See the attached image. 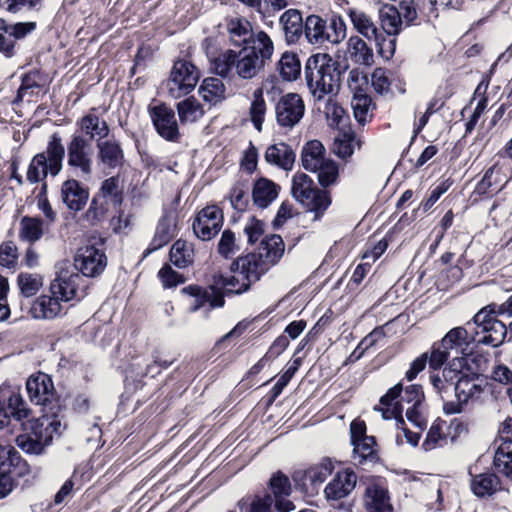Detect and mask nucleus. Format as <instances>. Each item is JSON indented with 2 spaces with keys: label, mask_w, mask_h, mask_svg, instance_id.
Segmentation results:
<instances>
[{
  "label": "nucleus",
  "mask_w": 512,
  "mask_h": 512,
  "mask_svg": "<svg viewBox=\"0 0 512 512\" xmlns=\"http://www.w3.org/2000/svg\"><path fill=\"white\" fill-rule=\"evenodd\" d=\"M229 269L233 275L225 276L221 272L212 275V283L224 297L247 292L268 268L264 266L261 255L249 252L234 259Z\"/></svg>",
  "instance_id": "nucleus-1"
},
{
  "label": "nucleus",
  "mask_w": 512,
  "mask_h": 512,
  "mask_svg": "<svg viewBox=\"0 0 512 512\" xmlns=\"http://www.w3.org/2000/svg\"><path fill=\"white\" fill-rule=\"evenodd\" d=\"M345 70L346 66L327 53L311 55L305 63L304 76L314 99L321 101L326 96L336 94Z\"/></svg>",
  "instance_id": "nucleus-2"
},
{
  "label": "nucleus",
  "mask_w": 512,
  "mask_h": 512,
  "mask_svg": "<svg viewBox=\"0 0 512 512\" xmlns=\"http://www.w3.org/2000/svg\"><path fill=\"white\" fill-rule=\"evenodd\" d=\"M80 281L82 277L79 273L61 270L50 284L51 295L42 294L32 302L29 310L31 317L50 320L59 316L62 310L60 301L68 302L74 299Z\"/></svg>",
  "instance_id": "nucleus-3"
},
{
  "label": "nucleus",
  "mask_w": 512,
  "mask_h": 512,
  "mask_svg": "<svg viewBox=\"0 0 512 512\" xmlns=\"http://www.w3.org/2000/svg\"><path fill=\"white\" fill-rule=\"evenodd\" d=\"M26 390L31 403L40 406L43 415L64 418L68 409L69 393H59L52 377L42 371L30 375Z\"/></svg>",
  "instance_id": "nucleus-4"
},
{
  "label": "nucleus",
  "mask_w": 512,
  "mask_h": 512,
  "mask_svg": "<svg viewBox=\"0 0 512 512\" xmlns=\"http://www.w3.org/2000/svg\"><path fill=\"white\" fill-rule=\"evenodd\" d=\"M61 419L48 415L23 423V433L16 437V444L28 454L41 455L51 445L53 436L61 434Z\"/></svg>",
  "instance_id": "nucleus-5"
},
{
  "label": "nucleus",
  "mask_w": 512,
  "mask_h": 512,
  "mask_svg": "<svg viewBox=\"0 0 512 512\" xmlns=\"http://www.w3.org/2000/svg\"><path fill=\"white\" fill-rule=\"evenodd\" d=\"M65 158V146L59 133H53L47 142L46 149L35 154L30 160L26 181L29 184H36L50 175L56 177L63 169V160Z\"/></svg>",
  "instance_id": "nucleus-6"
},
{
  "label": "nucleus",
  "mask_w": 512,
  "mask_h": 512,
  "mask_svg": "<svg viewBox=\"0 0 512 512\" xmlns=\"http://www.w3.org/2000/svg\"><path fill=\"white\" fill-rule=\"evenodd\" d=\"M274 45L265 31H259L255 39L247 42L238 52L236 73L242 79H252L263 70L272 57Z\"/></svg>",
  "instance_id": "nucleus-7"
},
{
  "label": "nucleus",
  "mask_w": 512,
  "mask_h": 512,
  "mask_svg": "<svg viewBox=\"0 0 512 512\" xmlns=\"http://www.w3.org/2000/svg\"><path fill=\"white\" fill-rule=\"evenodd\" d=\"M30 472V465L15 447L0 445V500L17 488L19 479Z\"/></svg>",
  "instance_id": "nucleus-8"
},
{
  "label": "nucleus",
  "mask_w": 512,
  "mask_h": 512,
  "mask_svg": "<svg viewBox=\"0 0 512 512\" xmlns=\"http://www.w3.org/2000/svg\"><path fill=\"white\" fill-rule=\"evenodd\" d=\"M335 470V461L330 457H322L318 463L306 469L295 470L291 479L295 489L305 496H315L326 479Z\"/></svg>",
  "instance_id": "nucleus-9"
},
{
  "label": "nucleus",
  "mask_w": 512,
  "mask_h": 512,
  "mask_svg": "<svg viewBox=\"0 0 512 512\" xmlns=\"http://www.w3.org/2000/svg\"><path fill=\"white\" fill-rule=\"evenodd\" d=\"M65 156L69 170L84 179L90 178L93 173V148L90 139L74 132L65 146Z\"/></svg>",
  "instance_id": "nucleus-10"
},
{
  "label": "nucleus",
  "mask_w": 512,
  "mask_h": 512,
  "mask_svg": "<svg viewBox=\"0 0 512 512\" xmlns=\"http://www.w3.org/2000/svg\"><path fill=\"white\" fill-rule=\"evenodd\" d=\"M36 29L35 21L14 22L0 17V54L6 58L16 56L22 42Z\"/></svg>",
  "instance_id": "nucleus-11"
},
{
  "label": "nucleus",
  "mask_w": 512,
  "mask_h": 512,
  "mask_svg": "<svg viewBox=\"0 0 512 512\" xmlns=\"http://www.w3.org/2000/svg\"><path fill=\"white\" fill-rule=\"evenodd\" d=\"M200 79L199 69L186 59L174 61L167 80L168 93L173 98H181L194 90Z\"/></svg>",
  "instance_id": "nucleus-12"
},
{
  "label": "nucleus",
  "mask_w": 512,
  "mask_h": 512,
  "mask_svg": "<svg viewBox=\"0 0 512 512\" xmlns=\"http://www.w3.org/2000/svg\"><path fill=\"white\" fill-rule=\"evenodd\" d=\"M224 221L223 209L215 203L207 204L194 214L191 225L193 234L201 241H211L222 230Z\"/></svg>",
  "instance_id": "nucleus-13"
},
{
  "label": "nucleus",
  "mask_w": 512,
  "mask_h": 512,
  "mask_svg": "<svg viewBox=\"0 0 512 512\" xmlns=\"http://www.w3.org/2000/svg\"><path fill=\"white\" fill-rule=\"evenodd\" d=\"M496 304L492 303L482 308L473 317V323L477 328H481V332L485 333L478 343L491 345L498 347L501 345L507 335L510 332L509 325L506 326L502 321L498 320L495 313Z\"/></svg>",
  "instance_id": "nucleus-14"
},
{
  "label": "nucleus",
  "mask_w": 512,
  "mask_h": 512,
  "mask_svg": "<svg viewBox=\"0 0 512 512\" xmlns=\"http://www.w3.org/2000/svg\"><path fill=\"white\" fill-rule=\"evenodd\" d=\"M469 487L473 495L487 499L501 489V480L492 468L485 467L479 458L468 467Z\"/></svg>",
  "instance_id": "nucleus-15"
},
{
  "label": "nucleus",
  "mask_w": 512,
  "mask_h": 512,
  "mask_svg": "<svg viewBox=\"0 0 512 512\" xmlns=\"http://www.w3.org/2000/svg\"><path fill=\"white\" fill-rule=\"evenodd\" d=\"M20 81L16 96L11 101L12 105H20L26 97L29 102H37L48 91V75L41 69H31L21 74Z\"/></svg>",
  "instance_id": "nucleus-16"
},
{
  "label": "nucleus",
  "mask_w": 512,
  "mask_h": 512,
  "mask_svg": "<svg viewBox=\"0 0 512 512\" xmlns=\"http://www.w3.org/2000/svg\"><path fill=\"white\" fill-rule=\"evenodd\" d=\"M148 113L157 134L168 142H179L181 134L174 110L161 102L148 107Z\"/></svg>",
  "instance_id": "nucleus-17"
},
{
  "label": "nucleus",
  "mask_w": 512,
  "mask_h": 512,
  "mask_svg": "<svg viewBox=\"0 0 512 512\" xmlns=\"http://www.w3.org/2000/svg\"><path fill=\"white\" fill-rule=\"evenodd\" d=\"M305 103L301 95L289 92L282 95L275 105L277 124L282 128L292 129L303 118Z\"/></svg>",
  "instance_id": "nucleus-18"
},
{
  "label": "nucleus",
  "mask_w": 512,
  "mask_h": 512,
  "mask_svg": "<svg viewBox=\"0 0 512 512\" xmlns=\"http://www.w3.org/2000/svg\"><path fill=\"white\" fill-rule=\"evenodd\" d=\"M30 412L19 391H0V429L8 427L12 419L21 421L27 418Z\"/></svg>",
  "instance_id": "nucleus-19"
},
{
  "label": "nucleus",
  "mask_w": 512,
  "mask_h": 512,
  "mask_svg": "<svg viewBox=\"0 0 512 512\" xmlns=\"http://www.w3.org/2000/svg\"><path fill=\"white\" fill-rule=\"evenodd\" d=\"M181 293L193 298L189 308L191 312H196L206 305H208L210 309L222 308L225 305L224 294L219 293L213 283L209 284L207 287L198 284H190L183 287Z\"/></svg>",
  "instance_id": "nucleus-20"
},
{
  "label": "nucleus",
  "mask_w": 512,
  "mask_h": 512,
  "mask_svg": "<svg viewBox=\"0 0 512 512\" xmlns=\"http://www.w3.org/2000/svg\"><path fill=\"white\" fill-rule=\"evenodd\" d=\"M357 480L358 476L352 468L337 471L324 488L326 500L334 505V503L347 498L354 491Z\"/></svg>",
  "instance_id": "nucleus-21"
},
{
  "label": "nucleus",
  "mask_w": 512,
  "mask_h": 512,
  "mask_svg": "<svg viewBox=\"0 0 512 512\" xmlns=\"http://www.w3.org/2000/svg\"><path fill=\"white\" fill-rule=\"evenodd\" d=\"M267 487L274 501V509L277 512H291L296 507L289 499L293 489L290 478L281 470L272 473Z\"/></svg>",
  "instance_id": "nucleus-22"
},
{
  "label": "nucleus",
  "mask_w": 512,
  "mask_h": 512,
  "mask_svg": "<svg viewBox=\"0 0 512 512\" xmlns=\"http://www.w3.org/2000/svg\"><path fill=\"white\" fill-rule=\"evenodd\" d=\"M486 387H491V384L482 379L480 373L466 366L465 373L455 382V396L458 401L467 403L470 399L480 398Z\"/></svg>",
  "instance_id": "nucleus-23"
},
{
  "label": "nucleus",
  "mask_w": 512,
  "mask_h": 512,
  "mask_svg": "<svg viewBox=\"0 0 512 512\" xmlns=\"http://www.w3.org/2000/svg\"><path fill=\"white\" fill-rule=\"evenodd\" d=\"M89 195V187L78 179L68 178L61 184V200L71 212L77 213L82 211L88 203Z\"/></svg>",
  "instance_id": "nucleus-24"
},
{
  "label": "nucleus",
  "mask_w": 512,
  "mask_h": 512,
  "mask_svg": "<svg viewBox=\"0 0 512 512\" xmlns=\"http://www.w3.org/2000/svg\"><path fill=\"white\" fill-rule=\"evenodd\" d=\"M363 505L367 512H393L390 493L385 483L373 479L363 494Z\"/></svg>",
  "instance_id": "nucleus-25"
},
{
  "label": "nucleus",
  "mask_w": 512,
  "mask_h": 512,
  "mask_svg": "<svg viewBox=\"0 0 512 512\" xmlns=\"http://www.w3.org/2000/svg\"><path fill=\"white\" fill-rule=\"evenodd\" d=\"M107 264V257L104 251L95 246H86L81 254L75 258V268L82 275L95 277L103 272Z\"/></svg>",
  "instance_id": "nucleus-26"
},
{
  "label": "nucleus",
  "mask_w": 512,
  "mask_h": 512,
  "mask_svg": "<svg viewBox=\"0 0 512 512\" xmlns=\"http://www.w3.org/2000/svg\"><path fill=\"white\" fill-rule=\"evenodd\" d=\"M97 159L108 169L122 168L125 163V152L122 144L114 137L97 139Z\"/></svg>",
  "instance_id": "nucleus-27"
},
{
  "label": "nucleus",
  "mask_w": 512,
  "mask_h": 512,
  "mask_svg": "<svg viewBox=\"0 0 512 512\" xmlns=\"http://www.w3.org/2000/svg\"><path fill=\"white\" fill-rule=\"evenodd\" d=\"M97 108L92 107L88 113L78 118L76 127L78 133L84 135L90 142L97 139L108 138L110 134V127L107 121L97 115Z\"/></svg>",
  "instance_id": "nucleus-28"
},
{
  "label": "nucleus",
  "mask_w": 512,
  "mask_h": 512,
  "mask_svg": "<svg viewBox=\"0 0 512 512\" xmlns=\"http://www.w3.org/2000/svg\"><path fill=\"white\" fill-rule=\"evenodd\" d=\"M281 186L271 179L260 177L253 182L252 205L258 209L268 208L279 196Z\"/></svg>",
  "instance_id": "nucleus-29"
},
{
  "label": "nucleus",
  "mask_w": 512,
  "mask_h": 512,
  "mask_svg": "<svg viewBox=\"0 0 512 512\" xmlns=\"http://www.w3.org/2000/svg\"><path fill=\"white\" fill-rule=\"evenodd\" d=\"M94 195L114 209H119L118 220L120 221L123 213L121 206L124 202V190L120 185V176L113 175L104 179Z\"/></svg>",
  "instance_id": "nucleus-30"
},
{
  "label": "nucleus",
  "mask_w": 512,
  "mask_h": 512,
  "mask_svg": "<svg viewBox=\"0 0 512 512\" xmlns=\"http://www.w3.org/2000/svg\"><path fill=\"white\" fill-rule=\"evenodd\" d=\"M282 26L285 40L288 44H295L299 42L305 30V22L303 21L302 13L298 9L286 10L279 19Z\"/></svg>",
  "instance_id": "nucleus-31"
},
{
  "label": "nucleus",
  "mask_w": 512,
  "mask_h": 512,
  "mask_svg": "<svg viewBox=\"0 0 512 512\" xmlns=\"http://www.w3.org/2000/svg\"><path fill=\"white\" fill-rule=\"evenodd\" d=\"M326 150L321 141L314 139L306 142L301 151V164L310 172H316L329 159L325 157Z\"/></svg>",
  "instance_id": "nucleus-32"
},
{
  "label": "nucleus",
  "mask_w": 512,
  "mask_h": 512,
  "mask_svg": "<svg viewBox=\"0 0 512 512\" xmlns=\"http://www.w3.org/2000/svg\"><path fill=\"white\" fill-rule=\"evenodd\" d=\"M295 152L285 142L270 145L265 152V160L283 170H291L295 162Z\"/></svg>",
  "instance_id": "nucleus-33"
},
{
  "label": "nucleus",
  "mask_w": 512,
  "mask_h": 512,
  "mask_svg": "<svg viewBox=\"0 0 512 512\" xmlns=\"http://www.w3.org/2000/svg\"><path fill=\"white\" fill-rule=\"evenodd\" d=\"M284 241L279 234H270L263 237L260 242V253L257 255L262 256L264 266L266 264L275 265L277 264L284 254Z\"/></svg>",
  "instance_id": "nucleus-34"
},
{
  "label": "nucleus",
  "mask_w": 512,
  "mask_h": 512,
  "mask_svg": "<svg viewBox=\"0 0 512 512\" xmlns=\"http://www.w3.org/2000/svg\"><path fill=\"white\" fill-rule=\"evenodd\" d=\"M382 31L387 35H399L403 29V20L399 9L393 4H383L378 11Z\"/></svg>",
  "instance_id": "nucleus-35"
},
{
  "label": "nucleus",
  "mask_w": 512,
  "mask_h": 512,
  "mask_svg": "<svg viewBox=\"0 0 512 512\" xmlns=\"http://www.w3.org/2000/svg\"><path fill=\"white\" fill-rule=\"evenodd\" d=\"M232 209L239 215L250 209V187L247 180L236 181L225 196Z\"/></svg>",
  "instance_id": "nucleus-36"
},
{
  "label": "nucleus",
  "mask_w": 512,
  "mask_h": 512,
  "mask_svg": "<svg viewBox=\"0 0 512 512\" xmlns=\"http://www.w3.org/2000/svg\"><path fill=\"white\" fill-rule=\"evenodd\" d=\"M300 204L306 208V211L313 213V221H320L332 204V195L327 189L317 188L306 201Z\"/></svg>",
  "instance_id": "nucleus-37"
},
{
  "label": "nucleus",
  "mask_w": 512,
  "mask_h": 512,
  "mask_svg": "<svg viewBox=\"0 0 512 512\" xmlns=\"http://www.w3.org/2000/svg\"><path fill=\"white\" fill-rule=\"evenodd\" d=\"M173 238L172 220L170 216L163 215L156 226L155 234L148 247L143 252V258L168 244Z\"/></svg>",
  "instance_id": "nucleus-38"
},
{
  "label": "nucleus",
  "mask_w": 512,
  "mask_h": 512,
  "mask_svg": "<svg viewBox=\"0 0 512 512\" xmlns=\"http://www.w3.org/2000/svg\"><path fill=\"white\" fill-rule=\"evenodd\" d=\"M109 211L110 206L93 195L81 220L89 227H101L108 219Z\"/></svg>",
  "instance_id": "nucleus-39"
},
{
  "label": "nucleus",
  "mask_w": 512,
  "mask_h": 512,
  "mask_svg": "<svg viewBox=\"0 0 512 512\" xmlns=\"http://www.w3.org/2000/svg\"><path fill=\"white\" fill-rule=\"evenodd\" d=\"M347 15L349 16L354 29L359 34L363 35L368 40H372V38L377 35L379 29L374 23L372 17L366 12L356 8H349L347 10Z\"/></svg>",
  "instance_id": "nucleus-40"
},
{
  "label": "nucleus",
  "mask_w": 512,
  "mask_h": 512,
  "mask_svg": "<svg viewBox=\"0 0 512 512\" xmlns=\"http://www.w3.org/2000/svg\"><path fill=\"white\" fill-rule=\"evenodd\" d=\"M226 87L222 80L216 77L205 78L200 87L199 95L203 101L210 104L216 105L225 99Z\"/></svg>",
  "instance_id": "nucleus-41"
},
{
  "label": "nucleus",
  "mask_w": 512,
  "mask_h": 512,
  "mask_svg": "<svg viewBox=\"0 0 512 512\" xmlns=\"http://www.w3.org/2000/svg\"><path fill=\"white\" fill-rule=\"evenodd\" d=\"M446 432V421L440 417L436 418L426 434L422 443V449L424 451H431L447 445L449 439L446 436Z\"/></svg>",
  "instance_id": "nucleus-42"
},
{
  "label": "nucleus",
  "mask_w": 512,
  "mask_h": 512,
  "mask_svg": "<svg viewBox=\"0 0 512 512\" xmlns=\"http://www.w3.org/2000/svg\"><path fill=\"white\" fill-rule=\"evenodd\" d=\"M241 512H273L274 501L271 494H255L253 496L242 497L237 502Z\"/></svg>",
  "instance_id": "nucleus-43"
},
{
  "label": "nucleus",
  "mask_w": 512,
  "mask_h": 512,
  "mask_svg": "<svg viewBox=\"0 0 512 512\" xmlns=\"http://www.w3.org/2000/svg\"><path fill=\"white\" fill-rule=\"evenodd\" d=\"M351 106L355 120L359 125L364 126L372 121L373 113L371 109H375L376 105L369 94H354L351 100Z\"/></svg>",
  "instance_id": "nucleus-44"
},
{
  "label": "nucleus",
  "mask_w": 512,
  "mask_h": 512,
  "mask_svg": "<svg viewBox=\"0 0 512 512\" xmlns=\"http://www.w3.org/2000/svg\"><path fill=\"white\" fill-rule=\"evenodd\" d=\"M353 445V458L359 465L370 464L374 466L381 461L379 451L377 449V442L373 436V442L359 441Z\"/></svg>",
  "instance_id": "nucleus-45"
},
{
  "label": "nucleus",
  "mask_w": 512,
  "mask_h": 512,
  "mask_svg": "<svg viewBox=\"0 0 512 512\" xmlns=\"http://www.w3.org/2000/svg\"><path fill=\"white\" fill-rule=\"evenodd\" d=\"M494 469L503 476L512 479V441H502L493 458Z\"/></svg>",
  "instance_id": "nucleus-46"
},
{
  "label": "nucleus",
  "mask_w": 512,
  "mask_h": 512,
  "mask_svg": "<svg viewBox=\"0 0 512 512\" xmlns=\"http://www.w3.org/2000/svg\"><path fill=\"white\" fill-rule=\"evenodd\" d=\"M327 21L319 15L311 14L305 20L304 34L312 44H324L327 42Z\"/></svg>",
  "instance_id": "nucleus-47"
},
{
  "label": "nucleus",
  "mask_w": 512,
  "mask_h": 512,
  "mask_svg": "<svg viewBox=\"0 0 512 512\" xmlns=\"http://www.w3.org/2000/svg\"><path fill=\"white\" fill-rule=\"evenodd\" d=\"M170 261L178 268H186L194 261V249L186 240H176L169 252Z\"/></svg>",
  "instance_id": "nucleus-48"
},
{
  "label": "nucleus",
  "mask_w": 512,
  "mask_h": 512,
  "mask_svg": "<svg viewBox=\"0 0 512 512\" xmlns=\"http://www.w3.org/2000/svg\"><path fill=\"white\" fill-rule=\"evenodd\" d=\"M43 224L40 217L23 216L20 221L19 238L31 244L37 242L44 234Z\"/></svg>",
  "instance_id": "nucleus-49"
},
{
  "label": "nucleus",
  "mask_w": 512,
  "mask_h": 512,
  "mask_svg": "<svg viewBox=\"0 0 512 512\" xmlns=\"http://www.w3.org/2000/svg\"><path fill=\"white\" fill-rule=\"evenodd\" d=\"M281 77L287 81L296 80L301 73V62L294 52H284L278 62Z\"/></svg>",
  "instance_id": "nucleus-50"
},
{
  "label": "nucleus",
  "mask_w": 512,
  "mask_h": 512,
  "mask_svg": "<svg viewBox=\"0 0 512 512\" xmlns=\"http://www.w3.org/2000/svg\"><path fill=\"white\" fill-rule=\"evenodd\" d=\"M318 187L315 186L313 179L305 173L297 172L292 179L291 193L299 202L306 201Z\"/></svg>",
  "instance_id": "nucleus-51"
},
{
  "label": "nucleus",
  "mask_w": 512,
  "mask_h": 512,
  "mask_svg": "<svg viewBox=\"0 0 512 512\" xmlns=\"http://www.w3.org/2000/svg\"><path fill=\"white\" fill-rule=\"evenodd\" d=\"M228 30L236 45L242 43L246 46L248 41L256 38V35L252 33L251 23L245 18L232 19L228 24Z\"/></svg>",
  "instance_id": "nucleus-52"
},
{
  "label": "nucleus",
  "mask_w": 512,
  "mask_h": 512,
  "mask_svg": "<svg viewBox=\"0 0 512 512\" xmlns=\"http://www.w3.org/2000/svg\"><path fill=\"white\" fill-rule=\"evenodd\" d=\"M348 50L355 62L371 65L373 63V51L367 43L358 36H352L348 41Z\"/></svg>",
  "instance_id": "nucleus-53"
},
{
  "label": "nucleus",
  "mask_w": 512,
  "mask_h": 512,
  "mask_svg": "<svg viewBox=\"0 0 512 512\" xmlns=\"http://www.w3.org/2000/svg\"><path fill=\"white\" fill-rule=\"evenodd\" d=\"M17 284L21 295L29 298L35 296L38 293L43 285V279L38 274L21 272L17 276Z\"/></svg>",
  "instance_id": "nucleus-54"
},
{
  "label": "nucleus",
  "mask_w": 512,
  "mask_h": 512,
  "mask_svg": "<svg viewBox=\"0 0 512 512\" xmlns=\"http://www.w3.org/2000/svg\"><path fill=\"white\" fill-rule=\"evenodd\" d=\"M397 36L398 35H387L379 30L377 35L372 38L375 42L377 53L384 60L388 61L394 56L397 46Z\"/></svg>",
  "instance_id": "nucleus-55"
},
{
  "label": "nucleus",
  "mask_w": 512,
  "mask_h": 512,
  "mask_svg": "<svg viewBox=\"0 0 512 512\" xmlns=\"http://www.w3.org/2000/svg\"><path fill=\"white\" fill-rule=\"evenodd\" d=\"M254 99L250 106V120L253 123V126L258 130H262V124L264 122L265 113H266V103L263 98V91L261 88H258L254 91Z\"/></svg>",
  "instance_id": "nucleus-56"
},
{
  "label": "nucleus",
  "mask_w": 512,
  "mask_h": 512,
  "mask_svg": "<svg viewBox=\"0 0 512 512\" xmlns=\"http://www.w3.org/2000/svg\"><path fill=\"white\" fill-rule=\"evenodd\" d=\"M240 250L237 244L236 234L231 229L222 231L217 244V252L224 259H232L234 254Z\"/></svg>",
  "instance_id": "nucleus-57"
},
{
  "label": "nucleus",
  "mask_w": 512,
  "mask_h": 512,
  "mask_svg": "<svg viewBox=\"0 0 512 512\" xmlns=\"http://www.w3.org/2000/svg\"><path fill=\"white\" fill-rule=\"evenodd\" d=\"M238 58V52H235L231 49L221 53L213 61L214 70L216 74L224 78L227 77L233 68L236 69Z\"/></svg>",
  "instance_id": "nucleus-58"
},
{
  "label": "nucleus",
  "mask_w": 512,
  "mask_h": 512,
  "mask_svg": "<svg viewBox=\"0 0 512 512\" xmlns=\"http://www.w3.org/2000/svg\"><path fill=\"white\" fill-rule=\"evenodd\" d=\"M474 337L470 336L467 329L464 327H455L451 329L440 341L448 346V349L461 348L467 345L470 341H474Z\"/></svg>",
  "instance_id": "nucleus-59"
},
{
  "label": "nucleus",
  "mask_w": 512,
  "mask_h": 512,
  "mask_svg": "<svg viewBox=\"0 0 512 512\" xmlns=\"http://www.w3.org/2000/svg\"><path fill=\"white\" fill-rule=\"evenodd\" d=\"M316 172H318V182L322 189L334 185L339 178L338 164L332 159L321 165Z\"/></svg>",
  "instance_id": "nucleus-60"
},
{
  "label": "nucleus",
  "mask_w": 512,
  "mask_h": 512,
  "mask_svg": "<svg viewBox=\"0 0 512 512\" xmlns=\"http://www.w3.org/2000/svg\"><path fill=\"white\" fill-rule=\"evenodd\" d=\"M453 183L454 181L451 178L441 180L430 190L428 197L421 201L418 209H422L423 213L428 212L440 197L450 189Z\"/></svg>",
  "instance_id": "nucleus-61"
},
{
  "label": "nucleus",
  "mask_w": 512,
  "mask_h": 512,
  "mask_svg": "<svg viewBox=\"0 0 512 512\" xmlns=\"http://www.w3.org/2000/svg\"><path fill=\"white\" fill-rule=\"evenodd\" d=\"M164 289L175 288L180 284L185 283L186 277L175 271L169 264L165 263L157 273Z\"/></svg>",
  "instance_id": "nucleus-62"
},
{
  "label": "nucleus",
  "mask_w": 512,
  "mask_h": 512,
  "mask_svg": "<svg viewBox=\"0 0 512 512\" xmlns=\"http://www.w3.org/2000/svg\"><path fill=\"white\" fill-rule=\"evenodd\" d=\"M18 263V249L11 240L0 244V266L15 271Z\"/></svg>",
  "instance_id": "nucleus-63"
},
{
  "label": "nucleus",
  "mask_w": 512,
  "mask_h": 512,
  "mask_svg": "<svg viewBox=\"0 0 512 512\" xmlns=\"http://www.w3.org/2000/svg\"><path fill=\"white\" fill-rule=\"evenodd\" d=\"M448 358V346H445L441 341H437L431 346L427 362L432 370H438L445 364Z\"/></svg>",
  "instance_id": "nucleus-64"
}]
</instances>
